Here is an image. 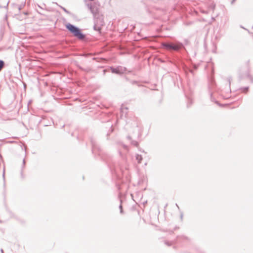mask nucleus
Segmentation results:
<instances>
[{
	"label": "nucleus",
	"mask_w": 253,
	"mask_h": 253,
	"mask_svg": "<svg viewBox=\"0 0 253 253\" xmlns=\"http://www.w3.org/2000/svg\"><path fill=\"white\" fill-rule=\"evenodd\" d=\"M66 27L75 36L80 39H84V36L81 33L78 28L69 23L67 24Z\"/></svg>",
	"instance_id": "nucleus-1"
},
{
	"label": "nucleus",
	"mask_w": 253,
	"mask_h": 253,
	"mask_svg": "<svg viewBox=\"0 0 253 253\" xmlns=\"http://www.w3.org/2000/svg\"><path fill=\"white\" fill-rule=\"evenodd\" d=\"M162 45L168 50H177L181 48V45L178 43H164Z\"/></svg>",
	"instance_id": "nucleus-2"
},
{
	"label": "nucleus",
	"mask_w": 253,
	"mask_h": 253,
	"mask_svg": "<svg viewBox=\"0 0 253 253\" xmlns=\"http://www.w3.org/2000/svg\"><path fill=\"white\" fill-rule=\"evenodd\" d=\"M4 65V62L3 61H2V60H0V71L3 68Z\"/></svg>",
	"instance_id": "nucleus-3"
}]
</instances>
